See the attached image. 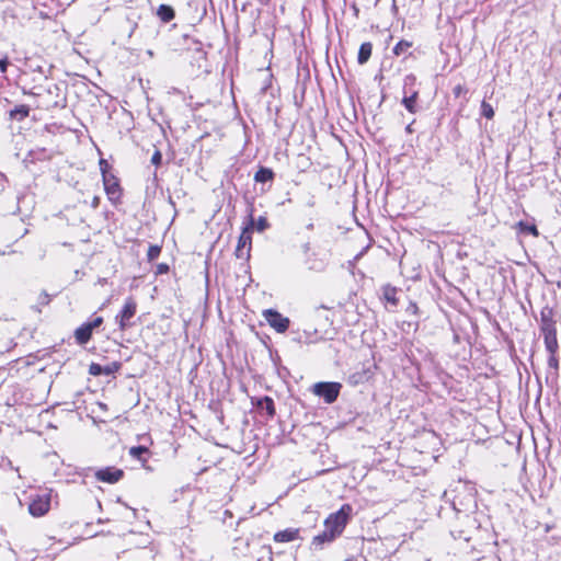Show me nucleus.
Listing matches in <instances>:
<instances>
[{
	"label": "nucleus",
	"instance_id": "aec40b11",
	"mask_svg": "<svg viewBox=\"0 0 561 561\" xmlns=\"http://www.w3.org/2000/svg\"><path fill=\"white\" fill-rule=\"evenodd\" d=\"M30 114V107L27 105H18L10 111V116L16 121H23Z\"/></svg>",
	"mask_w": 561,
	"mask_h": 561
},
{
	"label": "nucleus",
	"instance_id": "e433bc0d",
	"mask_svg": "<svg viewBox=\"0 0 561 561\" xmlns=\"http://www.w3.org/2000/svg\"><path fill=\"white\" fill-rule=\"evenodd\" d=\"M92 322L99 328L103 323V318L95 317L94 319H92Z\"/></svg>",
	"mask_w": 561,
	"mask_h": 561
},
{
	"label": "nucleus",
	"instance_id": "bb28decb",
	"mask_svg": "<svg viewBox=\"0 0 561 561\" xmlns=\"http://www.w3.org/2000/svg\"><path fill=\"white\" fill-rule=\"evenodd\" d=\"M450 535L455 538V539H461L463 541H469L470 540V536L468 535L467 531L465 530H451L450 531Z\"/></svg>",
	"mask_w": 561,
	"mask_h": 561
},
{
	"label": "nucleus",
	"instance_id": "9b49d317",
	"mask_svg": "<svg viewBox=\"0 0 561 561\" xmlns=\"http://www.w3.org/2000/svg\"><path fill=\"white\" fill-rule=\"evenodd\" d=\"M336 538L331 534H328V531L323 530L321 534L313 537L311 545L316 550H321L324 545L331 543Z\"/></svg>",
	"mask_w": 561,
	"mask_h": 561
},
{
	"label": "nucleus",
	"instance_id": "39448f33",
	"mask_svg": "<svg viewBox=\"0 0 561 561\" xmlns=\"http://www.w3.org/2000/svg\"><path fill=\"white\" fill-rule=\"evenodd\" d=\"M254 226V219L251 217L250 227H245L239 237L236 255L239 259H249L251 250V230Z\"/></svg>",
	"mask_w": 561,
	"mask_h": 561
},
{
	"label": "nucleus",
	"instance_id": "7c9ffc66",
	"mask_svg": "<svg viewBox=\"0 0 561 561\" xmlns=\"http://www.w3.org/2000/svg\"><path fill=\"white\" fill-rule=\"evenodd\" d=\"M549 354H550V356L548 358V366L550 368H553V369L558 370V368H559V360H558V358L556 356L557 353H549Z\"/></svg>",
	"mask_w": 561,
	"mask_h": 561
},
{
	"label": "nucleus",
	"instance_id": "5701e85b",
	"mask_svg": "<svg viewBox=\"0 0 561 561\" xmlns=\"http://www.w3.org/2000/svg\"><path fill=\"white\" fill-rule=\"evenodd\" d=\"M412 46V43L408 41H400L394 47H393V54L397 56H400L408 51V49Z\"/></svg>",
	"mask_w": 561,
	"mask_h": 561
},
{
	"label": "nucleus",
	"instance_id": "ddd939ff",
	"mask_svg": "<svg viewBox=\"0 0 561 561\" xmlns=\"http://www.w3.org/2000/svg\"><path fill=\"white\" fill-rule=\"evenodd\" d=\"M91 336L92 332L88 327H85L84 323L77 328L75 331V339L79 345L87 344L91 340Z\"/></svg>",
	"mask_w": 561,
	"mask_h": 561
},
{
	"label": "nucleus",
	"instance_id": "f704fd0d",
	"mask_svg": "<svg viewBox=\"0 0 561 561\" xmlns=\"http://www.w3.org/2000/svg\"><path fill=\"white\" fill-rule=\"evenodd\" d=\"M463 90H465V88L461 84H458L454 88L453 92H454L455 96H460V94L462 93Z\"/></svg>",
	"mask_w": 561,
	"mask_h": 561
},
{
	"label": "nucleus",
	"instance_id": "72a5a7b5",
	"mask_svg": "<svg viewBox=\"0 0 561 561\" xmlns=\"http://www.w3.org/2000/svg\"><path fill=\"white\" fill-rule=\"evenodd\" d=\"M415 81V77L412 76V75H409L404 78V87L409 85V84H413Z\"/></svg>",
	"mask_w": 561,
	"mask_h": 561
},
{
	"label": "nucleus",
	"instance_id": "c756f323",
	"mask_svg": "<svg viewBox=\"0 0 561 561\" xmlns=\"http://www.w3.org/2000/svg\"><path fill=\"white\" fill-rule=\"evenodd\" d=\"M50 302V296L46 291H42L38 296L37 304L39 306H47Z\"/></svg>",
	"mask_w": 561,
	"mask_h": 561
},
{
	"label": "nucleus",
	"instance_id": "de8ad7c7",
	"mask_svg": "<svg viewBox=\"0 0 561 561\" xmlns=\"http://www.w3.org/2000/svg\"><path fill=\"white\" fill-rule=\"evenodd\" d=\"M312 228H313L312 224L308 225V229H312Z\"/></svg>",
	"mask_w": 561,
	"mask_h": 561
},
{
	"label": "nucleus",
	"instance_id": "79ce46f5",
	"mask_svg": "<svg viewBox=\"0 0 561 561\" xmlns=\"http://www.w3.org/2000/svg\"><path fill=\"white\" fill-rule=\"evenodd\" d=\"M308 206H310V207H313V206H314V201H313V198H311V199L308 202Z\"/></svg>",
	"mask_w": 561,
	"mask_h": 561
},
{
	"label": "nucleus",
	"instance_id": "473e14b6",
	"mask_svg": "<svg viewBox=\"0 0 561 561\" xmlns=\"http://www.w3.org/2000/svg\"><path fill=\"white\" fill-rule=\"evenodd\" d=\"M100 170H101V173H102V178L105 175V174H111L108 172V169H110V164L107 163V161L105 159H101L100 162Z\"/></svg>",
	"mask_w": 561,
	"mask_h": 561
},
{
	"label": "nucleus",
	"instance_id": "2eb2a0df",
	"mask_svg": "<svg viewBox=\"0 0 561 561\" xmlns=\"http://www.w3.org/2000/svg\"><path fill=\"white\" fill-rule=\"evenodd\" d=\"M157 14H158L159 19L164 23L170 22L175 16L174 9L168 4H160L158 8V11H157Z\"/></svg>",
	"mask_w": 561,
	"mask_h": 561
},
{
	"label": "nucleus",
	"instance_id": "9d476101",
	"mask_svg": "<svg viewBox=\"0 0 561 561\" xmlns=\"http://www.w3.org/2000/svg\"><path fill=\"white\" fill-rule=\"evenodd\" d=\"M542 334L546 350L549 353H557L559 350V344L557 340V329L542 331Z\"/></svg>",
	"mask_w": 561,
	"mask_h": 561
},
{
	"label": "nucleus",
	"instance_id": "1a4fd4ad",
	"mask_svg": "<svg viewBox=\"0 0 561 561\" xmlns=\"http://www.w3.org/2000/svg\"><path fill=\"white\" fill-rule=\"evenodd\" d=\"M553 309L549 306H545L540 312V330L548 331L556 329V321L553 320Z\"/></svg>",
	"mask_w": 561,
	"mask_h": 561
},
{
	"label": "nucleus",
	"instance_id": "37998d69",
	"mask_svg": "<svg viewBox=\"0 0 561 561\" xmlns=\"http://www.w3.org/2000/svg\"><path fill=\"white\" fill-rule=\"evenodd\" d=\"M416 310H417L416 305H414V304H413V305H411V311H416Z\"/></svg>",
	"mask_w": 561,
	"mask_h": 561
},
{
	"label": "nucleus",
	"instance_id": "f8f14e48",
	"mask_svg": "<svg viewBox=\"0 0 561 561\" xmlns=\"http://www.w3.org/2000/svg\"><path fill=\"white\" fill-rule=\"evenodd\" d=\"M299 530L298 529H285L282 531H278L274 535V540L276 542H289L298 538Z\"/></svg>",
	"mask_w": 561,
	"mask_h": 561
},
{
	"label": "nucleus",
	"instance_id": "49530a36",
	"mask_svg": "<svg viewBox=\"0 0 561 561\" xmlns=\"http://www.w3.org/2000/svg\"><path fill=\"white\" fill-rule=\"evenodd\" d=\"M262 4H266L270 0H259Z\"/></svg>",
	"mask_w": 561,
	"mask_h": 561
},
{
	"label": "nucleus",
	"instance_id": "c03bdc74",
	"mask_svg": "<svg viewBox=\"0 0 561 561\" xmlns=\"http://www.w3.org/2000/svg\"><path fill=\"white\" fill-rule=\"evenodd\" d=\"M416 310H417L416 305H414V304H413V305H411V311H416Z\"/></svg>",
	"mask_w": 561,
	"mask_h": 561
},
{
	"label": "nucleus",
	"instance_id": "f257e3e1",
	"mask_svg": "<svg viewBox=\"0 0 561 561\" xmlns=\"http://www.w3.org/2000/svg\"><path fill=\"white\" fill-rule=\"evenodd\" d=\"M352 514V506L344 504L341 508L330 514L324 520V530L337 538L345 529Z\"/></svg>",
	"mask_w": 561,
	"mask_h": 561
},
{
	"label": "nucleus",
	"instance_id": "412c9836",
	"mask_svg": "<svg viewBox=\"0 0 561 561\" xmlns=\"http://www.w3.org/2000/svg\"><path fill=\"white\" fill-rule=\"evenodd\" d=\"M417 91H413L411 93V95L409 96H404L403 100H402V104L405 106V108L410 112V113H415L416 112V99H417Z\"/></svg>",
	"mask_w": 561,
	"mask_h": 561
},
{
	"label": "nucleus",
	"instance_id": "6ab92c4d",
	"mask_svg": "<svg viewBox=\"0 0 561 561\" xmlns=\"http://www.w3.org/2000/svg\"><path fill=\"white\" fill-rule=\"evenodd\" d=\"M383 298L387 302L391 304L392 306L398 305V298H397V288L392 287L390 285H386L382 288Z\"/></svg>",
	"mask_w": 561,
	"mask_h": 561
},
{
	"label": "nucleus",
	"instance_id": "393cba45",
	"mask_svg": "<svg viewBox=\"0 0 561 561\" xmlns=\"http://www.w3.org/2000/svg\"><path fill=\"white\" fill-rule=\"evenodd\" d=\"M161 253V247L157 245V244H151L148 249V252H147V257H148V261L149 262H152L154 261L156 259H158V256L160 255Z\"/></svg>",
	"mask_w": 561,
	"mask_h": 561
},
{
	"label": "nucleus",
	"instance_id": "2f4dec72",
	"mask_svg": "<svg viewBox=\"0 0 561 561\" xmlns=\"http://www.w3.org/2000/svg\"><path fill=\"white\" fill-rule=\"evenodd\" d=\"M162 161V153L159 150H156L151 157V163L156 167H159Z\"/></svg>",
	"mask_w": 561,
	"mask_h": 561
},
{
	"label": "nucleus",
	"instance_id": "dca6fc26",
	"mask_svg": "<svg viewBox=\"0 0 561 561\" xmlns=\"http://www.w3.org/2000/svg\"><path fill=\"white\" fill-rule=\"evenodd\" d=\"M373 45L369 42L363 43L359 47L357 61L359 65L366 64L371 56Z\"/></svg>",
	"mask_w": 561,
	"mask_h": 561
},
{
	"label": "nucleus",
	"instance_id": "0eeeda50",
	"mask_svg": "<svg viewBox=\"0 0 561 561\" xmlns=\"http://www.w3.org/2000/svg\"><path fill=\"white\" fill-rule=\"evenodd\" d=\"M104 190L111 202H116L122 196V188L118 179L114 174H105L103 176Z\"/></svg>",
	"mask_w": 561,
	"mask_h": 561
},
{
	"label": "nucleus",
	"instance_id": "a878e982",
	"mask_svg": "<svg viewBox=\"0 0 561 561\" xmlns=\"http://www.w3.org/2000/svg\"><path fill=\"white\" fill-rule=\"evenodd\" d=\"M518 227H519L520 231H523V232L531 233L533 236H538V230L535 225L519 221Z\"/></svg>",
	"mask_w": 561,
	"mask_h": 561
},
{
	"label": "nucleus",
	"instance_id": "a18cd8bd",
	"mask_svg": "<svg viewBox=\"0 0 561 561\" xmlns=\"http://www.w3.org/2000/svg\"><path fill=\"white\" fill-rule=\"evenodd\" d=\"M352 379H354V382H358V378H356V375L352 376Z\"/></svg>",
	"mask_w": 561,
	"mask_h": 561
},
{
	"label": "nucleus",
	"instance_id": "cd10ccee",
	"mask_svg": "<svg viewBox=\"0 0 561 561\" xmlns=\"http://www.w3.org/2000/svg\"><path fill=\"white\" fill-rule=\"evenodd\" d=\"M268 226H270V225H268L267 219H266L265 217H262V216H261V217H259V219H257V220H256V222H255V228H256V230H257V231H260V232H262V231H264L265 229H267V228H268Z\"/></svg>",
	"mask_w": 561,
	"mask_h": 561
},
{
	"label": "nucleus",
	"instance_id": "4468645a",
	"mask_svg": "<svg viewBox=\"0 0 561 561\" xmlns=\"http://www.w3.org/2000/svg\"><path fill=\"white\" fill-rule=\"evenodd\" d=\"M257 408L264 410L268 417H273L275 415V405L274 400L271 397H263L257 400Z\"/></svg>",
	"mask_w": 561,
	"mask_h": 561
},
{
	"label": "nucleus",
	"instance_id": "f03ea898",
	"mask_svg": "<svg viewBox=\"0 0 561 561\" xmlns=\"http://www.w3.org/2000/svg\"><path fill=\"white\" fill-rule=\"evenodd\" d=\"M342 386L339 382H318L313 386V393L331 404L336 401Z\"/></svg>",
	"mask_w": 561,
	"mask_h": 561
},
{
	"label": "nucleus",
	"instance_id": "4c0bfd02",
	"mask_svg": "<svg viewBox=\"0 0 561 561\" xmlns=\"http://www.w3.org/2000/svg\"><path fill=\"white\" fill-rule=\"evenodd\" d=\"M85 327L89 328V330L93 333V330L96 329L98 327L91 321H88V322H84Z\"/></svg>",
	"mask_w": 561,
	"mask_h": 561
},
{
	"label": "nucleus",
	"instance_id": "b1692460",
	"mask_svg": "<svg viewBox=\"0 0 561 561\" xmlns=\"http://www.w3.org/2000/svg\"><path fill=\"white\" fill-rule=\"evenodd\" d=\"M481 114L488 118V119H491L493 118L494 116V110L492 107V105L485 101H482L481 103Z\"/></svg>",
	"mask_w": 561,
	"mask_h": 561
},
{
	"label": "nucleus",
	"instance_id": "20e7f679",
	"mask_svg": "<svg viewBox=\"0 0 561 561\" xmlns=\"http://www.w3.org/2000/svg\"><path fill=\"white\" fill-rule=\"evenodd\" d=\"M263 317L266 322L278 333H284L289 328V319L274 309L264 310Z\"/></svg>",
	"mask_w": 561,
	"mask_h": 561
},
{
	"label": "nucleus",
	"instance_id": "ea45409f",
	"mask_svg": "<svg viewBox=\"0 0 561 561\" xmlns=\"http://www.w3.org/2000/svg\"><path fill=\"white\" fill-rule=\"evenodd\" d=\"M168 270H169V267H168V265H167V264H160V265L158 266V272H159V273H164V272H167Z\"/></svg>",
	"mask_w": 561,
	"mask_h": 561
},
{
	"label": "nucleus",
	"instance_id": "4be33fe9",
	"mask_svg": "<svg viewBox=\"0 0 561 561\" xmlns=\"http://www.w3.org/2000/svg\"><path fill=\"white\" fill-rule=\"evenodd\" d=\"M122 367V364L119 362H113L108 365L102 366L103 375L111 376L117 373Z\"/></svg>",
	"mask_w": 561,
	"mask_h": 561
},
{
	"label": "nucleus",
	"instance_id": "a211bd4d",
	"mask_svg": "<svg viewBox=\"0 0 561 561\" xmlns=\"http://www.w3.org/2000/svg\"><path fill=\"white\" fill-rule=\"evenodd\" d=\"M149 454V449L146 447V446H134L129 449V455L134 458V459H137L139 461H141L142 463H145L147 461V458L145 457V455H148Z\"/></svg>",
	"mask_w": 561,
	"mask_h": 561
},
{
	"label": "nucleus",
	"instance_id": "a19ab883",
	"mask_svg": "<svg viewBox=\"0 0 561 561\" xmlns=\"http://www.w3.org/2000/svg\"><path fill=\"white\" fill-rule=\"evenodd\" d=\"M405 131H407V133H409V134H412V133H413L412 124H409V125L405 127Z\"/></svg>",
	"mask_w": 561,
	"mask_h": 561
},
{
	"label": "nucleus",
	"instance_id": "7ed1b4c3",
	"mask_svg": "<svg viewBox=\"0 0 561 561\" xmlns=\"http://www.w3.org/2000/svg\"><path fill=\"white\" fill-rule=\"evenodd\" d=\"M137 304L133 297H128L121 312L116 316L115 320L122 331L131 327L130 319L136 314Z\"/></svg>",
	"mask_w": 561,
	"mask_h": 561
},
{
	"label": "nucleus",
	"instance_id": "c9c22d12",
	"mask_svg": "<svg viewBox=\"0 0 561 561\" xmlns=\"http://www.w3.org/2000/svg\"><path fill=\"white\" fill-rule=\"evenodd\" d=\"M100 205V197L99 196H94L93 199H92V203H91V206L92 208H98Z\"/></svg>",
	"mask_w": 561,
	"mask_h": 561
},
{
	"label": "nucleus",
	"instance_id": "6e6552de",
	"mask_svg": "<svg viewBox=\"0 0 561 561\" xmlns=\"http://www.w3.org/2000/svg\"><path fill=\"white\" fill-rule=\"evenodd\" d=\"M124 476V471L122 469H117L114 467H107L104 469H100L95 472V478L99 481L106 482V483H116L118 482Z\"/></svg>",
	"mask_w": 561,
	"mask_h": 561
},
{
	"label": "nucleus",
	"instance_id": "c85d7f7f",
	"mask_svg": "<svg viewBox=\"0 0 561 561\" xmlns=\"http://www.w3.org/2000/svg\"><path fill=\"white\" fill-rule=\"evenodd\" d=\"M89 374L92 375V376H101V375H103L102 365L96 364V363H92L89 366Z\"/></svg>",
	"mask_w": 561,
	"mask_h": 561
},
{
	"label": "nucleus",
	"instance_id": "423d86ee",
	"mask_svg": "<svg viewBox=\"0 0 561 561\" xmlns=\"http://www.w3.org/2000/svg\"><path fill=\"white\" fill-rule=\"evenodd\" d=\"M50 507V492L37 495L28 505V512L35 517L45 515Z\"/></svg>",
	"mask_w": 561,
	"mask_h": 561
},
{
	"label": "nucleus",
	"instance_id": "f3484780",
	"mask_svg": "<svg viewBox=\"0 0 561 561\" xmlns=\"http://www.w3.org/2000/svg\"><path fill=\"white\" fill-rule=\"evenodd\" d=\"M274 179V172L270 168L261 167L254 174L255 182L265 183Z\"/></svg>",
	"mask_w": 561,
	"mask_h": 561
},
{
	"label": "nucleus",
	"instance_id": "58836bf2",
	"mask_svg": "<svg viewBox=\"0 0 561 561\" xmlns=\"http://www.w3.org/2000/svg\"><path fill=\"white\" fill-rule=\"evenodd\" d=\"M8 67V62L5 60H0V71L5 72Z\"/></svg>",
	"mask_w": 561,
	"mask_h": 561
}]
</instances>
